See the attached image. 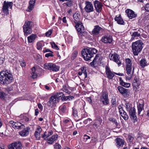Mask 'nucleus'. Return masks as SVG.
<instances>
[{
    "label": "nucleus",
    "mask_w": 149,
    "mask_h": 149,
    "mask_svg": "<svg viewBox=\"0 0 149 149\" xmlns=\"http://www.w3.org/2000/svg\"><path fill=\"white\" fill-rule=\"evenodd\" d=\"M95 10L98 13L101 12L102 9V5L101 3L98 0H96L93 2Z\"/></svg>",
    "instance_id": "obj_14"
},
{
    "label": "nucleus",
    "mask_w": 149,
    "mask_h": 149,
    "mask_svg": "<svg viewBox=\"0 0 149 149\" xmlns=\"http://www.w3.org/2000/svg\"><path fill=\"white\" fill-rule=\"evenodd\" d=\"M40 133H38L36 132H35V133H34L35 136L37 139H40Z\"/></svg>",
    "instance_id": "obj_54"
},
{
    "label": "nucleus",
    "mask_w": 149,
    "mask_h": 149,
    "mask_svg": "<svg viewBox=\"0 0 149 149\" xmlns=\"http://www.w3.org/2000/svg\"><path fill=\"white\" fill-rule=\"evenodd\" d=\"M81 71L85 75V78L87 77V74L86 71V68L85 67H83L81 69Z\"/></svg>",
    "instance_id": "obj_43"
},
{
    "label": "nucleus",
    "mask_w": 149,
    "mask_h": 149,
    "mask_svg": "<svg viewBox=\"0 0 149 149\" xmlns=\"http://www.w3.org/2000/svg\"><path fill=\"white\" fill-rule=\"evenodd\" d=\"M36 0H31L29 3V6L28 7V11H30L33 8Z\"/></svg>",
    "instance_id": "obj_30"
},
{
    "label": "nucleus",
    "mask_w": 149,
    "mask_h": 149,
    "mask_svg": "<svg viewBox=\"0 0 149 149\" xmlns=\"http://www.w3.org/2000/svg\"><path fill=\"white\" fill-rule=\"evenodd\" d=\"M62 90L64 92L68 93V94H70L71 92L69 91H68L67 87L65 86H64L62 88Z\"/></svg>",
    "instance_id": "obj_44"
},
{
    "label": "nucleus",
    "mask_w": 149,
    "mask_h": 149,
    "mask_svg": "<svg viewBox=\"0 0 149 149\" xmlns=\"http://www.w3.org/2000/svg\"><path fill=\"white\" fill-rule=\"evenodd\" d=\"M93 127L94 128H97L99 126V125H98L96 122L93 125Z\"/></svg>",
    "instance_id": "obj_64"
},
{
    "label": "nucleus",
    "mask_w": 149,
    "mask_h": 149,
    "mask_svg": "<svg viewBox=\"0 0 149 149\" xmlns=\"http://www.w3.org/2000/svg\"><path fill=\"white\" fill-rule=\"evenodd\" d=\"M106 72L107 75V77L109 79H112L114 76L115 72H112L110 68L107 66L105 67Z\"/></svg>",
    "instance_id": "obj_18"
},
{
    "label": "nucleus",
    "mask_w": 149,
    "mask_h": 149,
    "mask_svg": "<svg viewBox=\"0 0 149 149\" xmlns=\"http://www.w3.org/2000/svg\"><path fill=\"white\" fill-rule=\"evenodd\" d=\"M132 67H126L127 74L128 76H126V79L128 80L130 79L132 77L133 72L134 70V68L132 72Z\"/></svg>",
    "instance_id": "obj_23"
},
{
    "label": "nucleus",
    "mask_w": 149,
    "mask_h": 149,
    "mask_svg": "<svg viewBox=\"0 0 149 149\" xmlns=\"http://www.w3.org/2000/svg\"><path fill=\"white\" fill-rule=\"evenodd\" d=\"M103 31L104 29L100 27L98 25H96L94 26V28L92 30V34L93 35V36H95L99 35Z\"/></svg>",
    "instance_id": "obj_9"
},
{
    "label": "nucleus",
    "mask_w": 149,
    "mask_h": 149,
    "mask_svg": "<svg viewBox=\"0 0 149 149\" xmlns=\"http://www.w3.org/2000/svg\"><path fill=\"white\" fill-rule=\"evenodd\" d=\"M53 134V132L51 130L48 131V134L47 133V138L49 137L50 135H52Z\"/></svg>",
    "instance_id": "obj_57"
},
{
    "label": "nucleus",
    "mask_w": 149,
    "mask_h": 149,
    "mask_svg": "<svg viewBox=\"0 0 149 149\" xmlns=\"http://www.w3.org/2000/svg\"><path fill=\"white\" fill-rule=\"evenodd\" d=\"M17 86L15 85H12L10 87H8L5 88V90L8 92L11 91L13 90H15V89L16 88Z\"/></svg>",
    "instance_id": "obj_34"
},
{
    "label": "nucleus",
    "mask_w": 149,
    "mask_h": 149,
    "mask_svg": "<svg viewBox=\"0 0 149 149\" xmlns=\"http://www.w3.org/2000/svg\"><path fill=\"white\" fill-rule=\"evenodd\" d=\"M85 4L86 6L84 9L86 12L89 13L93 11V6L91 2L86 1L85 3Z\"/></svg>",
    "instance_id": "obj_10"
},
{
    "label": "nucleus",
    "mask_w": 149,
    "mask_h": 149,
    "mask_svg": "<svg viewBox=\"0 0 149 149\" xmlns=\"http://www.w3.org/2000/svg\"><path fill=\"white\" fill-rule=\"evenodd\" d=\"M132 36L134 38L140 37L141 36L140 33L138 31H134L132 33Z\"/></svg>",
    "instance_id": "obj_37"
},
{
    "label": "nucleus",
    "mask_w": 149,
    "mask_h": 149,
    "mask_svg": "<svg viewBox=\"0 0 149 149\" xmlns=\"http://www.w3.org/2000/svg\"><path fill=\"white\" fill-rule=\"evenodd\" d=\"M119 110L120 113L123 119L125 120H127L129 117L127 113L123 110L122 108H120Z\"/></svg>",
    "instance_id": "obj_25"
},
{
    "label": "nucleus",
    "mask_w": 149,
    "mask_h": 149,
    "mask_svg": "<svg viewBox=\"0 0 149 149\" xmlns=\"http://www.w3.org/2000/svg\"><path fill=\"white\" fill-rule=\"evenodd\" d=\"M58 137V136L57 134L53 135L51 137L47 139V142L50 144H52L57 140Z\"/></svg>",
    "instance_id": "obj_24"
},
{
    "label": "nucleus",
    "mask_w": 149,
    "mask_h": 149,
    "mask_svg": "<svg viewBox=\"0 0 149 149\" xmlns=\"http://www.w3.org/2000/svg\"><path fill=\"white\" fill-rule=\"evenodd\" d=\"M52 32L51 30H49L47 31L46 32L45 34L46 36L47 37H49L50 36V35L52 33Z\"/></svg>",
    "instance_id": "obj_55"
},
{
    "label": "nucleus",
    "mask_w": 149,
    "mask_h": 149,
    "mask_svg": "<svg viewBox=\"0 0 149 149\" xmlns=\"http://www.w3.org/2000/svg\"><path fill=\"white\" fill-rule=\"evenodd\" d=\"M79 15H78V13H75L73 15V17L74 20L75 21V23L77 22V21L79 19Z\"/></svg>",
    "instance_id": "obj_40"
},
{
    "label": "nucleus",
    "mask_w": 149,
    "mask_h": 149,
    "mask_svg": "<svg viewBox=\"0 0 149 149\" xmlns=\"http://www.w3.org/2000/svg\"><path fill=\"white\" fill-rule=\"evenodd\" d=\"M118 89L119 92L125 97L129 96L130 93L128 89L124 88L121 86H118Z\"/></svg>",
    "instance_id": "obj_13"
},
{
    "label": "nucleus",
    "mask_w": 149,
    "mask_h": 149,
    "mask_svg": "<svg viewBox=\"0 0 149 149\" xmlns=\"http://www.w3.org/2000/svg\"><path fill=\"white\" fill-rule=\"evenodd\" d=\"M13 80L12 74L10 72L5 70L0 73V83L3 85L7 86Z\"/></svg>",
    "instance_id": "obj_1"
},
{
    "label": "nucleus",
    "mask_w": 149,
    "mask_h": 149,
    "mask_svg": "<svg viewBox=\"0 0 149 149\" xmlns=\"http://www.w3.org/2000/svg\"><path fill=\"white\" fill-rule=\"evenodd\" d=\"M129 112V115L131 119L135 120L137 119L136 115V110L134 108H132L131 110L128 111Z\"/></svg>",
    "instance_id": "obj_22"
},
{
    "label": "nucleus",
    "mask_w": 149,
    "mask_h": 149,
    "mask_svg": "<svg viewBox=\"0 0 149 149\" xmlns=\"http://www.w3.org/2000/svg\"><path fill=\"white\" fill-rule=\"evenodd\" d=\"M54 146L56 149H60L61 147V146L57 143H56Z\"/></svg>",
    "instance_id": "obj_52"
},
{
    "label": "nucleus",
    "mask_w": 149,
    "mask_h": 149,
    "mask_svg": "<svg viewBox=\"0 0 149 149\" xmlns=\"http://www.w3.org/2000/svg\"><path fill=\"white\" fill-rule=\"evenodd\" d=\"M111 103L112 104L116 106V101L115 98L112 99L111 100Z\"/></svg>",
    "instance_id": "obj_58"
},
{
    "label": "nucleus",
    "mask_w": 149,
    "mask_h": 149,
    "mask_svg": "<svg viewBox=\"0 0 149 149\" xmlns=\"http://www.w3.org/2000/svg\"><path fill=\"white\" fill-rule=\"evenodd\" d=\"M44 68L53 71L57 72L59 70V67L51 63H46L44 64Z\"/></svg>",
    "instance_id": "obj_6"
},
{
    "label": "nucleus",
    "mask_w": 149,
    "mask_h": 149,
    "mask_svg": "<svg viewBox=\"0 0 149 149\" xmlns=\"http://www.w3.org/2000/svg\"><path fill=\"white\" fill-rule=\"evenodd\" d=\"M13 4L12 2L4 1L2 8V13L3 15H7L9 14V9H11Z\"/></svg>",
    "instance_id": "obj_5"
},
{
    "label": "nucleus",
    "mask_w": 149,
    "mask_h": 149,
    "mask_svg": "<svg viewBox=\"0 0 149 149\" xmlns=\"http://www.w3.org/2000/svg\"><path fill=\"white\" fill-rule=\"evenodd\" d=\"M47 132H45L43 134H42V137L43 138H44L45 137H46V138H47Z\"/></svg>",
    "instance_id": "obj_63"
},
{
    "label": "nucleus",
    "mask_w": 149,
    "mask_h": 149,
    "mask_svg": "<svg viewBox=\"0 0 149 149\" xmlns=\"http://www.w3.org/2000/svg\"><path fill=\"white\" fill-rule=\"evenodd\" d=\"M139 83L138 78L137 77H134L132 85L134 87L137 88L139 86Z\"/></svg>",
    "instance_id": "obj_28"
},
{
    "label": "nucleus",
    "mask_w": 149,
    "mask_h": 149,
    "mask_svg": "<svg viewBox=\"0 0 149 149\" xmlns=\"http://www.w3.org/2000/svg\"><path fill=\"white\" fill-rule=\"evenodd\" d=\"M68 99V96H65L64 95L62 98V100H66Z\"/></svg>",
    "instance_id": "obj_61"
},
{
    "label": "nucleus",
    "mask_w": 149,
    "mask_h": 149,
    "mask_svg": "<svg viewBox=\"0 0 149 149\" xmlns=\"http://www.w3.org/2000/svg\"><path fill=\"white\" fill-rule=\"evenodd\" d=\"M52 47L54 48L56 50L59 49V48L57 45L55 44L54 42L51 43Z\"/></svg>",
    "instance_id": "obj_50"
},
{
    "label": "nucleus",
    "mask_w": 149,
    "mask_h": 149,
    "mask_svg": "<svg viewBox=\"0 0 149 149\" xmlns=\"http://www.w3.org/2000/svg\"><path fill=\"white\" fill-rule=\"evenodd\" d=\"M115 19L118 24L121 25L124 24V22L123 19L121 17L120 15H119L118 16H116Z\"/></svg>",
    "instance_id": "obj_27"
},
{
    "label": "nucleus",
    "mask_w": 149,
    "mask_h": 149,
    "mask_svg": "<svg viewBox=\"0 0 149 149\" xmlns=\"http://www.w3.org/2000/svg\"><path fill=\"white\" fill-rule=\"evenodd\" d=\"M125 13L127 14V16L130 19H132L136 17V15L132 10L127 9L125 10Z\"/></svg>",
    "instance_id": "obj_21"
},
{
    "label": "nucleus",
    "mask_w": 149,
    "mask_h": 149,
    "mask_svg": "<svg viewBox=\"0 0 149 149\" xmlns=\"http://www.w3.org/2000/svg\"><path fill=\"white\" fill-rule=\"evenodd\" d=\"M97 52V50L94 48H86L82 50L81 54L84 59L86 61H88Z\"/></svg>",
    "instance_id": "obj_2"
},
{
    "label": "nucleus",
    "mask_w": 149,
    "mask_h": 149,
    "mask_svg": "<svg viewBox=\"0 0 149 149\" xmlns=\"http://www.w3.org/2000/svg\"><path fill=\"white\" fill-rule=\"evenodd\" d=\"M4 61V58L3 57H0V64H2Z\"/></svg>",
    "instance_id": "obj_60"
},
{
    "label": "nucleus",
    "mask_w": 149,
    "mask_h": 149,
    "mask_svg": "<svg viewBox=\"0 0 149 149\" xmlns=\"http://www.w3.org/2000/svg\"><path fill=\"white\" fill-rule=\"evenodd\" d=\"M9 123L10 126L15 129L21 130L25 128V126L23 124L18 121L14 122L13 120H11L10 121Z\"/></svg>",
    "instance_id": "obj_8"
},
{
    "label": "nucleus",
    "mask_w": 149,
    "mask_h": 149,
    "mask_svg": "<svg viewBox=\"0 0 149 149\" xmlns=\"http://www.w3.org/2000/svg\"><path fill=\"white\" fill-rule=\"evenodd\" d=\"M129 140L130 142H132L134 139V138L131 135H129L128 136Z\"/></svg>",
    "instance_id": "obj_59"
},
{
    "label": "nucleus",
    "mask_w": 149,
    "mask_h": 149,
    "mask_svg": "<svg viewBox=\"0 0 149 149\" xmlns=\"http://www.w3.org/2000/svg\"><path fill=\"white\" fill-rule=\"evenodd\" d=\"M73 114L74 117L77 116V111L75 108H72Z\"/></svg>",
    "instance_id": "obj_45"
},
{
    "label": "nucleus",
    "mask_w": 149,
    "mask_h": 149,
    "mask_svg": "<svg viewBox=\"0 0 149 149\" xmlns=\"http://www.w3.org/2000/svg\"><path fill=\"white\" fill-rule=\"evenodd\" d=\"M77 52L76 51H74V52L73 53L71 58L72 60H74L75 59V58L77 57Z\"/></svg>",
    "instance_id": "obj_46"
},
{
    "label": "nucleus",
    "mask_w": 149,
    "mask_h": 149,
    "mask_svg": "<svg viewBox=\"0 0 149 149\" xmlns=\"http://www.w3.org/2000/svg\"><path fill=\"white\" fill-rule=\"evenodd\" d=\"M60 112L63 113H64L66 111V107L65 105H63L59 108Z\"/></svg>",
    "instance_id": "obj_41"
},
{
    "label": "nucleus",
    "mask_w": 149,
    "mask_h": 149,
    "mask_svg": "<svg viewBox=\"0 0 149 149\" xmlns=\"http://www.w3.org/2000/svg\"><path fill=\"white\" fill-rule=\"evenodd\" d=\"M147 62L145 59H142L140 61L141 66L142 67H144L147 65Z\"/></svg>",
    "instance_id": "obj_36"
},
{
    "label": "nucleus",
    "mask_w": 149,
    "mask_h": 149,
    "mask_svg": "<svg viewBox=\"0 0 149 149\" xmlns=\"http://www.w3.org/2000/svg\"><path fill=\"white\" fill-rule=\"evenodd\" d=\"M22 148V144L19 141L12 143L9 147V149H21Z\"/></svg>",
    "instance_id": "obj_15"
},
{
    "label": "nucleus",
    "mask_w": 149,
    "mask_h": 149,
    "mask_svg": "<svg viewBox=\"0 0 149 149\" xmlns=\"http://www.w3.org/2000/svg\"><path fill=\"white\" fill-rule=\"evenodd\" d=\"M109 120L115 123L116 126H117L118 125V123L116 119L113 118H110L109 119Z\"/></svg>",
    "instance_id": "obj_42"
},
{
    "label": "nucleus",
    "mask_w": 149,
    "mask_h": 149,
    "mask_svg": "<svg viewBox=\"0 0 149 149\" xmlns=\"http://www.w3.org/2000/svg\"><path fill=\"white\" fill-rule=\"evenodd\" d=\"M101 41L105 43H110L112 41V38L110 36L105 35L102 37Z\"/></svg>",
    "instance_id": "obj_19"
},
{
    "label": "nucleus",
    "mask_w": 149,
    "mask_h": 149,
    "mask_svg": "<svg viewBox=\"0 0 149 149\" xmlns=\"http://www.w3.org/2000/svg\"><path fill=\"white\" fill-rule=\"evenodd\" d=\"M119 80L120 82V84L123 86L126 87H129L130 86V84L129 83L124 82L122 80V78L120 77L119 78Z\"/></svg>",
    "instance_id": "obj_29"
},
{
    "label": "nucleus",
    "mask_w": 149,
    "mask_h": 149,
    "mask_svg": "<svg viewBox=\"0 0 149 149\" xmlns=\"http://www.w3.org/2000/svg\"><path fill=\"white\" fill-rule=\"evenodd\" d=\"M37 37V36L36 34H32L27 37L28 42L29 43L33 42Z\"/></svg>",
    "instance_id": "obj_26"
},
{
    "label": "nucleus",
    "mask_w": 149,
    "mask_h": 149,
    "mask_svg": "<svg viewBox=\"0 0 149 149\" xmlns=\"http://www.w3.org/2000/svg\"><path fill=\"white\" fill-rule=\"evenodd\" d=\"M137 107L138 114L139 115L143 109V104H138Z\"/></svg>",
    "instance_id": "obj_32"
},
{
    "label": "nucleus",
    "mask_w": 149,
    "mask_h": 149,
    "mask_svg": "<svg viewBox=\"0 0 149 149\" xmlns=\"http://www.w3.org/2000/svg\"><path fill=\"white\" fill-rule=\"evenodd\" d=\"M6 95V94L4 92L1 91L0 92V97L3 99Z\"/></svg>",
    "instance_id": "obj_49"
},
{
    "label": "nucleus",
    "mask_w": 149,
    "mask_h": 149,
    "mask_svg": "<svg viewBox=\"0 0 149 149\" xmlns=\"http://www.w3.org/2000/svg\"><path fill=\"white\" fill-rule=\"evenodd\" d=\"M145 10L147 12H149V3H147L144 7Z\"/></svg>",
    "instance_id": "obj_53"
},
{
    "label": "nucleus",
    "mask_w": 149,
    "mask_h": 149,
    "mask_svg": "<svg viewBox=\"0 0 149 149\" xmlns=\"http://www.w3.org/2000/svg\"><path fill=\"white\" fill-rule=\"evenodd\" d=\"M42 131V129L39 126H37L35 132L40 134Z\"/></svg>",
    "instance_id": "obj_48"
},
{
    "label": "nucleus",
    "mask_w": 149,
    "mask_h": 149,
    "mask_svg": "<svg viewBox=\"0 0 149 149\" xmlns=\"http://www.w3.org/2000/svg\"><path fill=\"white\" fill-rule=\"evenodd\" d=\"M110 59L116 62L119 66L121 64V62L119 60V56L117 54H110L109 56Z\"/></svg>",
    "instance_id": "obj_12"
},
{
    "label": "nucleus",
    "mask_w": 149,
    "mask_h": 149,
    "mask_svg": "<svg viewBox=\"0 0 149 149\" xmlns=\"http://www.w3.org/2000/svg\"><path fill=\"white\" fill-rule=\"evenodd\" d=\"M125 104L126 108L128 111L131 110L132 108H134V107H132V106L130 103H126Z\"/></svg>",
    "instance_id": "obj_38"
},
{
    "label": "nucleus",
    "mask_w": 149,
    "mask_h": 149,
    "mask_svg": "<svg viewBox=\"0 0 149 149\" xmlns=\"http://www.w3.org/2000/svg\"><path fill=\"white\" fill-rule=\"evenodd\" d=\"M101 56L100 55L96 54L93 61L91 63V65L93 67L96 66L97 64L101 60Z\"/></svg>",
    "instance_id": "obj_17"
},
{
    "label": "nucleus",
    "mask_w": 149,
    "mask_h": 149,
    "mask_svg": "<svg viewBox=\"0 0 149 149\" xmlns=\"http://www.w3.org/2000/svg\"><path fill=\"white\" fill-rule=\"evenodd\" d=\"M37 49L38 50H40L42 47V44L40 42H38L37 44Z\"/></svg>",
    "instance_id": "obj_51"
},
{
    "label": "nucleus",
    "mask_w": 149,
    "mask_h": 149,
    "mask_svg": "<svg viewBox=\"0 0 149 149\" xmlns=\"http://www.w3.org/2000/svg\"><path fill=\"white\" fill-rule=\"evenodd\" d=\"M53 52L52 51L49 52V53H47L45 54V57H49V56H53L54 55L53 54Z\"/></svg>",
    "instance_id": "obj_47"
},
{
    "label": "nucleus",
    "mask_w": 149,
    "mask_h": 149,
    "mask_svg": "<svg viewBox=\"0 0 149 149\" xmlns=\"http://www.w3.org/2000/svg\"><path fill=\"white\" fill-rule=\"evenodd\" d=\"M143 43L142 41L138 40L132 43V52L134 55L137 56L142 50Z\"/></svg>",
    "instance_id": "obj_3"
},
{
    "label": "nucleus",
    "mask_w": 149,
    "mask_h": 149,
    "mask_svg": "<svg viewBox=\"0 0 149 149\" xmlns=\"http://www.w3.org/2000/svg\"><path fill=\"white\" fill-rule=\"evenodd\" d=\"M32 77L33 79L36 78L37 77L38 75L36 73L34 72L31 73Z\"/></svg>",
    "instance_id": "obj_56"
},
{
    "label": "nucleus",
    "mask_w": 149,
    "mask_h": 149,
    "mask_svg": "<svg viewBox=\"0 0 149 149\" xmlns=\"http://www.w3.org/2000/svg\"><path fill=\"white\" fill-rule=\"evenodd\" d=\"M47 132H45L43 134H42V137L43 138H44L45 137H46V138H47Z\"/></svg>",
    "instance_id": "obj_62"
},
{
    "label": "nucleus",
    "mask_w": 149,
    "mask_h": 149,
    "mask_svg": "<svg viewBox=\"0 0 149 149\" xmlns=\"http://www.w3.org/2000/svg\"><path fill=\"white\" fill-rule=\"evenodd\" d=\"M101 101L103 104L105 105H107L109 103L108 94L106 92H103L100 97Z\"/></svg>",
    "instance_id": "obj_11"
},
{
    "label": "nucleus",
    "mask_w": 149,
    "mask_h": 149,
    "mask_svg": "<svg viewBox=\"0 0 149 149\" xmlns=\"http://www.w3.org/2000/svg\"><path fill=\"white\" fill-rule=\"evenodd\" d=\"M60 1H62V2L64 1H67L68 2H67L65 3L66 5L68 6H70L72 5V0H59Z\"/></svg>",
    "instance_id": "obj_39"
},
{
    "label": "nucleus",
    "mask_w": 149,
    "mask_h": 149,
    "mask_svg": "<svg viewBox=\"0 0 149 149\" xmlns=\"http://www.w3.org/2000/svg\"><path fill=\"white\" fill-rule=\"evenodd\" d=\"M76 29L78 32V34L81 36L86 38L87 36V32L85 31L84 27L83 25L80 24L75 26Z\"/></svg>",
    "instance_id": "obj_7"
},
{
    "label": "nucleus",
    "mask_w": 149,
    "mask_h": 149,
    "mask_svg": "<svg viewBox=\"0 0 149 149\" xmlns=\"http://www.w3.org/2000/svg\"><path fill=\"white\" fill-rule=\"evenodd\" d=\"M115 145L117 148L123 147L124 144V139L119 138H117L115 140Z\"/></svg>",
    "instance_id": "obj_20"
},
{
    "label": "nucleus",
    "mask_w": 149,
    "mask_h": 149,
    "mask_svg": "<svg viewBox=\"0 0 149 149\" xmlns=\"http://www.w3.org/2000/svg\"><path fill=\"white\" fill-rule=\"evenodd\" d=\"M57 102L58 101L55 96H52L49 98V100L47 103V105L52 107L55 105Z\"/></svg>",
    "instance_id": "obj_16"
},
{
    "label": "nucleus",
    "mask_w": 149,
    "mask_h": 149,
    "mask_svg": "<svg viewBox=\"0 0 149 149\" xmlns=\"http://www.w3.org/2000/svg\"><path fill=\"white\" fill-rule=\"evenodd\" d=\"M125 62L126 63V67H132V65L131 63V61L129 58H127L126 59Z\"/></svg>",
    "instance_id": "obj_35"
},
{
    "label": "nucleus",
    "mask_w": 149,
    "mask_h": 149,
    "mask_svg": "<svg viewBox=\"0 0 149 149\" xmlns=\"http://www.w3.org/2000/svg\"><path fill=\"white\" fill-rule=\"evenodd\" d=\"M23 130L22 131L19 132V134L22 136H26L29 134L28 130Z\"/></svg>",
    "instance_id": "obj_33"
},
{
    "label": "nucleus",
    "mask_w": 149,
    "mask_h": 149,
    "mask_svg": "<svg viewBox=\"0 0 149 149\" xmlns=\"http://www.w3.org/2000/svg\"><path fill=\"white\" fill-rule=\"evenodd\" d=\"M33 23L32 22L26 21L25 22L23 26L24 32V36H27L32 32L31 29L32 27Z\"/></svg>",
    "instance_id": "obj_4"
},
{
    "label": "nucleus",
    "mask_w": 149,
    "mask_h": 149,
    "mask_svg": "<svg viewBox=\"0 0 149 149\" xmlns=\"http://www.w3.org/2000/svg\"><path fill=\"white\" fill-rule=\"evenodd\" d=\"M64 95L63 93L62 92H59L57 93L54 96H55L56 98V99L58 100L59 99H61L62 100V98L63 96Z\"/></svg>",
    "instance_id": "obj_31"
}]
</instances>
